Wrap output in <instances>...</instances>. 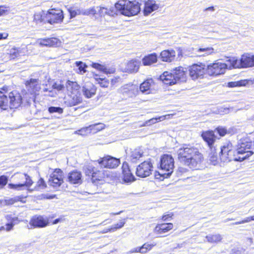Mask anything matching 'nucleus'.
<instances>
[{
  "label": "nucleus",
  "mask_w": 254,
  "mask_h": 254,
  "mask_svg": "<svg viewBox=\"0 0 254 254\" xmlns=\"http://www.w3.org/2000/svg\"><path fill=\"white\" fill-rule=\"evenodd\" d=\"M125 224L124 221H121L119 223L115 224L113 225L110 229L109 230V231H114L118 229L122 228Z\"/></svg>",
  "instance_id": "nucleus-51"
},
{
  "label": "nucleus",
  "mask_w": 254,
  "mask_h": 254,
  "mask_svg": "<svg viewBox=\"0 0 254 254\" xmlns=\"http://www.w3.org/2000/svg\"><path fill=\"white\" fill-rule=\"evenodd\" d=\"M201 136L209 147L212 148V146L214 144L216 138L214 132L209 130L203 131L201 133Z\"/></svg>",
  "instance_id": "nucleus-25"
},
{
  "label": "nucleus",
  "mask_w": 254,
  "mask_h": 254,
  "mask_svg": "<svg viewBox=\"0 0 254 254\" xmlns=\"http://www.w3.org/2000/svg\"><path fill=\"white\" fill-rule=\"evenodd\" d=\"M252 144L248 139L240 140L236 150L233 149L232 144L230 142L224 143L221 148L220 158L224 162L231 161H243L252 155L253 151L249 150Z\"/></svg>",
  "instance_id": "nucleus-1"
},
{
  "label": "nucleus",
  "mask_w": 254,
  "mask_h": 254,
  "mask_svg": "<svg viewBox=\"0 0 254 254\" xmlns=\"http://www.w3.org/2000/svg\"><path fill=\"white\" fill-rule=\"evenodd\" d=\"M49 224V219L41 215H35L30 220L29 229L34 228H44Z\"/></svg>",
  "instance_id": "nucleus-13"
},
{
  "label": "nucleus",
  "mask_w": 254,
  "mask_h": 254,
  "mask_svg": "<svg viewBox=\"0 0 254 254\" xmlns=\"http://www.w3.org/2000/svg\"><path fill=\"white\" fill-rule=\"evenodd\" d=\"M175 57L176 52L173 49L164 50L160 53L161 59L163 62H171L174 60Z\"/></svg>",
  "instance_id": "nucleus-21"
},
{
  "label": "nucleus",
  "mask_w": 254,
  "mask_h": 254,
  "mask_svg": "<svg viewBox=\"0 0 254 254\" xmlns=\"http://www.w3.org/2000/svg\"><path fill=\"white\" fill-rule=\"evenodd\" d=\"M22 197L17 196L13 198H9L0 200V206H3L7 205H11L17 201H22Z\"/></svg>",
  "instance_id": "nucleus-34"
},
{
  "label": "nucleus",
  "mask_w": 254,
  "mask_h": 254,
  "mask_svg": "<svg viewBox=\"0 0 254 254\" xmlns=\"http://www.w3.org/2000/svg\"><path fill=\"white\" fill-rule=\"evenodd\" d=\"M60 43V41L56 38L43 39L40 40L39 44L45 46H57Z\"/></svg>",
  "instance_id": "nucleus-31"
},
{
  "label": "nucleus",
  "mask_w": 254,
  "mask_h": 254,
  "mask_svg": "<svg viewBox=\"0 0 254 254\" xmlns=\"http://www.w3.org/2000/svg\"><path fill=\"white\" fill-rule=\"evenodd\" d=\"M48 111L50 114H53L54 113H58L61 114L63 113V108L60 107H50L48 108Z\"/></svg>",
  "instance_id": "nucleus-50"
},
{
  "label": "nucleus",
  "mask_w": 254,
  "mask_h": 254,
  "mask_svg": "<svg viewBox=\"0 0 254 254\" xmlns=\"http://www.w3.org/2000/svg\"><path fill=\"white\" fill-rule=\"evenodd\" d=\"M213 51L214 49L212 48H199L197 52L199 53L204 52V54L199 55V56H201L211 54L213 53Z\"/></svg>",
  "instance_id": "nucleus-46"
},
{
  "label": "nucleus",
  "mask_w": 254,
  "mask_h": 254,
  "mask_svg": "<svg viewBox=\"0 0 254 254\" xmlns=\"http://www.w3.org/2000/svg\"><path fill=\"white\" fill-rule=\"evenodd\" d=\"M143 155V151L140 149H135L131 152L130 158L131 162L135 163Z\"/></svg>",
  "instance_id": "nucleus-38"
},
{
  "label": "nucleus",
  "mask_w": 254,
  "mask_h": 254,
  "mask_svg": "<svg viewBox=\"0 0 254 254\" xmlns=\"http://www.w3.org/2000/svg\"><path fill=\"white\" fill-rule=\"evenodd\" d=\"M140 62L137 60H131L127 64L126 70L129 73L136 72L139 67Z\"/></svg>",
  "instance_id": "nucleus-27"
},
{
  "label": "nucleus",
  "mask_w": 254,
  "mask_h": 254,
  "mask_svg": "<svg viewBox=\"0 0 254 254\" xmlns=\"http://www.w3.org/2000/svg\"><path fill=\"white\" fill-rule=\"evenodd\" d=\"M82 97L80 92L68 94V98L65 101V104L69 107L74 106L81 103Z\"/></svg>",
  "instance_id": "nucleus-16"
},
{
  "label": "nucleus",
  "mask_w": 254,
  "mask_h": 254,
  "mask_svg": "<svg viewBox=\"0 0 254 254\" xmlns=\"http://www.w3.org/2000/svg\"><path fill=\"white\" fill-rule=\"evenodd\" d=\"M153 171V165L149 161H144L136 168V175L140 178H145L149 176Z\"/></svg>",
  "instance_id": "nucleus-9"
},
{
  "label": "nucleus",
  "mask_w": 254,
  "mask_h": 254,
  "mask_svg": "<svg viewBox=\"0 0 254 254\" xmlns=\"http://www.w3.org/2000/svg\"><path fill=\"white\" fill-rule=\"evenodd\" d=\"M45 13H37L34 15L33 22L35 25H40L42 23H46Z\"/></svg>",
  "instance_id": "nucleus-37"
},
{
  "label": "nucleus",
  "mask_w": 254,
  "mask_h": 254,
  "mask_svg": "<svg viewBox=\"0 0 254 254\" xmlns=\"http://www.w3.org/2000/svg\"><path fill=\"white\" fill-rule=\"evenodd\" d=\"M160 79L162 82L167 85H172L176 84V79H175L173 71H165L160 75Z\"/></svg>",
  "instance_id": "nucleus-20"
},
{
  "label": "nucleus",
  "mask_w": 254,
  "mask_h": 254,
  "mask_svg": "<svg viewBox=\"0 0 254 254\" xmlns=\"http://www.w3.org/2000/svg\"><path fill=\"white\" fill-rule=\"evenodd\" d=\"M30 182L29 181L28 183H27L26 184L25 183H24V184L19 183L17 184H9L8 185V187L10 189L19 190H21L22 188H23V187L29 188Z\"/></svg>",
  "instance_id": "nucleus-41"
},
{
  "label": "nucleus",
  "mask_w": 254,
  "mask_h": 254,
  "mask_svg": "<svg viewBox=\"0 0 254 254\" xmlns=\"http://www.w3.org/2000/svg\"><path fill=\"white\" fill-rule=\"evenodd\" d=\"M45 85L43 82L42 75L38 76L37 74L31 75L29 80L25 81L26 88L28 91L27 94H30L29 99H35L36 95H39V92L41 89V85Z\"/></svg>",
  "instance_id": "nucleus-4"
},
{
  "label": "nucleus",
  "mask_w": 254,
  "mask_h": 254,
  "mask_svg": "<svg viewBox=\"0 0 254 254\" xmlns=\"http://www.w3.org/2000/svg\"><path fill=\"white\" fill-rule=\"evenodd\" d=\"M92 66L100 71H104L106 69V67L104 65L98 63H92Z\"/></svg>",
  "instance_id": "nucleus-54"
},
{
  "label": "nucleus",
  "mask_w": 254,
  "mask_h": 254,
  "mask_svg": "<svg viewBox=\"0 0 254 254\" xmlns=\"http://www.w3.org/2000/svg\"><path fill=\"white\" fill-rule=\"evenodd\" d=\"M95 80L100 85L101 87L106 88L108 87L109 85V81L105 78L100 77L98 75H96Z\"/></svg>",
  "instance_id": "nucleus-40"
},
{
  "label": "nucleus",
  "mask_w": 254,
  "mask_h": 254,
  "mask_svg": "<svg viewBox=\"0 0 254 254\" xmlns=\"http://www.w3.org/2000/svg\"><path fill=\"white\" fill-rule=\"evenodd\" d=\"M123 181L125 183H131L135 181L134 176L131 173L127 163L124 162L122 165Z\"/></svg>",
  "instance_id": "nucleus-18"
},
{
  "label": "nucleus",
  "mask_w": 254,
  "mask_h": 254,
  "mask_svg": "<svg viewBox=\"0 0 254 254\" xmlns=\"http://www.w3.org/2000/svg\"><path fill=\"white\" fill-rule=\"evenodd\" d=\"M8 99L10 109L17 108L22 103V96L16 91H12L8 94Z\"/></svg>",
  "instance_id": "nucleus-15"
},
{
  "label": "nucleus",
  "mask_w": 254,
  "mask_h": 254,
  "mask_svg": "<svg viewBox=\"0 0 254 254\" xmlns=\"http://www.w3.org/2000/svg\"><path fill=\"white\" fill-rule=\"evenodd\" d=\"M241 84L240 82H230L228 83V86L230 87H234L237 86H240Z\"/></svg>",
  "instance_id": "nucleus-60"
},
{
  "label": "nucleus",
  "mask_w": 254,
  "mask_h": 254,
  "mask_svg": "<svg viewBox=\"0 0 254 254\" xmlns=\"http://www.w3.org/2000/svg\"><path fill=\"white\" fill-rule=\"evenodd\" d=\"M14 225V224H13L12 222L7 223L5 225V227H4V229L3 230H5L6 231H10L13 229Z\"/></svg>",
  "instance_id": "nucleus-58"
},
{
  "label": "nucleus",
  "mask_w": 254,
  "mask_h": 254,
  "mask_svg": "<svg viewBox=\"0 0 254 254\" xmlns=\"http://www.w3.org/2000/svg\"><path fill=\"white\" fill-rule=\"evenodd\" d=\"M172 215L170 214L164 215L162 217V220H163L164 221H169L170 220L169 218H170L172 217Z\"/></svg>",
  "instance_id": "nucleus-63"
},
{
  "label": "nucleus",
  "mask_w": 254,
  "mask_h": 254,
  "mask_svg": "<svg viewBox=\"0 0 254 254\" xmlns=\"http://www.w3.org/2000/svg\"><path fill=\"white\" fill-rule=\"evenodd\" d=\"M205 65L203 64H194L189 68L190 76L193 80L201 78L205 73Z\"/></svg>",
  "instance_id": "nucleus-12"
},
{
  "label": "nucleus",
  "mask_w": 254,
  "mask_h": 254,
  "mask_svg": "<svg viewBox=\"0 0 254 254\" xmlns=\"http://www.w3.org/2000/svg\"><path fill=\"white\" fill-rule=\"evenodd\" d=\"M69 182L72 184H80L82 182L81 174L78 171L70 173L68 176Z\"/></svg>",
  "instance_id": "nucleus-28"
},
{
  "label": "nucleus",
  "mask_w": 254,
  "mask_h": 254,
  "mask_svg": "<svg viewBox=\"0 0 254 254\" xmlns=\"http://www.w3.org/2000/svg\"><path fill=\"white\" fill-rule=\"evenodd\" d=\"M65 86L68 94L80 92V86L76 82L68 80L66 82Z\"/></svg>",
  "instance_id": "nucleus-30"
},
{
  "label": "nucleus",
  "mask_w": 254,
  "mask_h": 254,
  "mask_svg": "<svg viewBox=\"0 0 254 254\" xmlns=\"http://www.w3.org/2000/svg\"><path fill=\"white\" fill-rule=\"evenodd\" d=\"M85 173L87 176H91L92 179H95V180H100L98 176V174L100 173L99 171L95 169L94 167L91 165H88L85 169Z\"/></svg>",
  "instance_id": "nucleus-33"
},
{
  "label": "nucleus",
  "mask_w": 254,
  "mask_h": 254,
  "mask_svg": "<svg viewBox=\"0 0 254 254\" xmlns=\"http://www.w3.org/2000/svg\"><path fill=\"white\" fill-rule=\"evenodd\" d=\"M166 116H163L159 117L158 118H154L151 119L146 121L145 124L146 125H150L152 124H154L156 123V122L164 120L166 119Z\"/></svg>",
  "instance_id": "nucleus-45"
},
{
  "label": "nucleus",
  "mask_w": 254,
  "mask_h": 254,
  "mask_svg": "<svg viewBox=\"0 0 254 254\" xmlns=\"http://www.w3.org/2000/svg\"><path fill=\"white\" fill-rule=\"evenodd\" d=\"M9 9L6 7L1 6H0V16L5 15L8 13Z\"/></svg>",
  "instance_id": "nucleus-59"
},
{
  "label": "nucleus",
  "mask_w": 254,
  "mask_h": 254,
  "mask_svg": "<svg viewBox=\"0 0 254 254\" xmlns=\"http://www.w3.org/2000/svg\"><path fill=\"white\" fill-rule=\"evenodd\" d=\"M230 66L234 68H246L254 66V55L245 54L241 56L240 60L235 57L229 59Z\"/></svg>",
  "instance_id": "nucleus-5"
},
{
  "label": "nucleus",
  "mask_w": 254,
  "mask_h": 254,
  "mask_svg": "<svg viewBox=\"0 0 254 254\" xmlns=\"http://www.w3.org/2000/svg\"><path fill=\"white\" fill-rule=\"evenodd\" d=\"M75 64L76 66L78 67L79 70L78 72L79 73L82 74L86 71V68L87 67V66L85 64L82 62L78 61L75 62Z\"/></svg>",
  "instance_id": "nucleus-44"
},
{
  "label": "nucleus",
  "mask_w": 254,
  "mask_h": 254,
  "mask_svg": "<svg viewBox=\"0 0 254 254\" xmlns=\"http://www.w3.org/2000/svg\"><path fill=\"white\" fill-rule=\"evenodd\" d=\"M160 168L162 171L165 172L161 175L168 177L171 175L174 168V160L171 155L164 154L161 157Z\"/></svg>",
  "instance_id": "nucleus-6"
},
{
  "label": "nucleus",
  "mask_w": 254,
  "mask_h": 254,
  "mask_svg": "<svg viewBox=\"0 0 254 254\" xmlns=\"http://www.w3.org/2000/svg\"><path fill=\"white\" fill-rule=\"evenodd\" d=\"M15 178L19 180L20 183H28L29 181L30 182L29 187H30L33 183V182L31 179L30 177L26 174L18 173L15 174Z\"/></svg>",
  "instance_id": "nucleus-36"
},
{
  "label": "nucleus",
  "mask_w": 254,
  "mask_h": 254,
  "mask_svg": "<svg viewBox=\"0 0 254 254\" xmlns=\"http://www.w3.org/2000/svg\"><path fill=\"white\" fill-rule=\"evenodd\" d=\"M98 162L102 167L110 169L116 168L120 164L119 159L110 156L101 158Z\"/></svg>",
  "instance_id": "nucleus-14"
},
{
  "label": "nucleus",
  "mask_w": 254,
  "mask_h": 254,
  "mask_svg": "<svg viewBox=\"0 0 254 254\" xmlns=\"http://www.w3.org/2000/svg\"><path fill=\"white\" fill-rule=\"evenodd\" d=\"M68 11L71 18H73L77 15H94L96 13V10L94 8H90L86 9L70 8L69 9Z\"/></svg>",
  "instance_id": "nucleus-17"
},
{
  "label": "nucleus",
  "mask_w": 254,
  "mask_h": 254,
  "mask_svg": "<svg viewBox=\"0 0 254 254\" xmlns=\"http://www.w3.org/2000/svg\"><path fill=\"white\" fill-rule=\"evenodd\" d=\"M173 228V224L171 223L157 224L154 229V232L157 234L165 233Z\"/></svg>",
  "instance_id": "nucleus-22"
},
{
  "label": "nucleus",
  "mask_w": 254,
  "mask_h": 254,
  "mask_svg": "<svg viewBox=\"0 0 254 254\" xmlns=\"http://www.w3.org/2000/svg\"><path fill=\"white\" fill-rule=\"evenodd\" d=\"M8 37V34L6 33H0V40L5 39Z\"/></svg>",
  "instance_id": "nucleus-64"
},
{
  "label": "nucleus",
  "mask_w": 254,
  "mask_h": 254,
  "mask_svg": "<svg viewBox=\"0 0 254 254\" xmlns=\"http://www.w3.org/2000/svg\"><path fill=\"white\" fill-rule=\"evenodd\" d=\"M157 62V55L156 53L149 54L142 59V64L144 65H150Z\"/></svg>",
  "instance_id": "nucleus-32"
},
{
  "label": "nucleus",
  "mask_w": 254,
  "mask_h": 254,
  "mask_svg": "<svg viewBox=\"0 0 254 254\" xmlns=\"http://www.w3.org/2000/svg\"><path fill=\"white\" fill-rule=\"evenodd\" d=\"M118 92L125 98H131L136 96L138 92V86L136 84L128 83L121 87Z\"/></svg>",
  "instance_id": "nucleus-10"
},
{
  "label": "nucleus",
  "mask_w": 254,
  "mask_h": 254,
  "mask_svg": "<svg viewBox=\"0 0 254 254\" xmlns=\"http://www.w3.org/2000/svg\"><path fill=\"white\" fill-rule=\"evenodd\" d=\"M63 172L60 169H56L51 174L49 184L54 188H57L63 183Z\"/></svg>",
  "instance_id": "nucleus-11"
},
{
  "label": "nucleus",
  "mask_w": 254,
  "mask_h": 254,
  "mask_svg": "<svg viewBox=\"0 0 254 254\" xmlns=\"http://www.w3.org/2000/svg\"><path fill=\"white\" fill-rule=\"evenodd\" d=\"M96 88L91 83H86L82 87V92L85 97L91 98L96 93Z\"/></svg>",
  "instance_id": "nucleus-26"
},
{
  "label": "nucleus",
  "mask_w": 254,
  "mask_h": 254,
  "mask_svg": "<svg viewBox=\"0 0 254 254\" xmlns=\"http://www.w3.org/2000/svg\"><path fill=\"white\" fill-rule=\"evenodd\" d=\"M216 130L217 132L221 136H224L227 132V130L226 128L223 127H218Z\"/></svg>",
  "instance_id": "nucleus-53"
},
{
  "label": "nucleus",
  "mask_w": 254,
  "mask_h": 254,
  "mask_svg": "<svg viewBox=\"0 0 254 254\" xmlns=\"http://www.w3.org/2000/svg\"><path fill=\"white\" fill-rule=\"evenodd\" d=\"M22 49L20 48H12L9 50L8 54L11 59H14L24 55V52H22Z\"/></svg>",
  "instance_id": "nucleus-35"
},
{
  "label": "nucleus",
  "mask_w": 254,
  "mask_h": 254,
  "mask_svg": "<svg viewBox=\"0 0 254 254\" xmlns=\"http://www.w3.org/2000/svg\"><path fill=\"white\" fill-rule=\"evenodd\" d=\"M227 60V63L217 62L210 64L207 66V72L210 75H218L224 74L226 69H232L234 68L230 66V63Z\"/></svg>",
  "instance_id": "nucleus-7"
},
{
  "label": "nucleus",
  "mask_w": 254,
  "mask_h": 254,
  "mask_svg": "<svg viewBox=\"0 0 254 254\" xmlns=\"http://www.w3.org/2000/svg\"><path fill=\"white\" fill-rule=\"evenodd\" d=\"M154 84V81L152 79H147L142 83L140 85V90L142 93L149 94L150 92V89Z\"/></svg>",
  "instance_id": "nucleus-29"
},
{
  "label": "nucleus",
  "mask_w": 254,
  "mask_h": 254,
  "mask_svg": "<svg viewBox=\"0 0 254 254\" xmlns=\"http://www.w3.org/2000/svg\"><path fill=\"white\" fill-rule=\"evenodd\" d=\"M7 89V87H3L1 88L3 91H0V107L3 110H6L9 107L8 96L5 94Z\"/></svg>",
  "instance_id": "nucleus-23"
},
{
  "label": "nucleus",
  "mask_w": 254,
  "mask_h": 254,
  "mask_svg": "<svg viewBox=\"0 0 254 254\" xmlns=\"http://www.w3.org/2000/svg\"><path fill=\"white\" fill-rule=\"evenodd\" d=\"M89 127L91 132L96 133L97 131H100L104 129L105 127V125L102 123H98L90 125Z\"/></svg>",
  "instance_id": "nucleus-42"
},
{
  "label": "nucleus",
  "mask_w": 254,
  "mask_h": 254,
  "mask_svg": "<svg viewBox=\"0 0 254 254\" xmlns=\"http://www.w3.org/2000/svg\"><path fill=\"white\" fill-rule=\"evenodd\" d=\"M47 187L46 184L42 178H40L37 183L36 186L35 187V190L44 189Z\"/></svg>",
  "instance_id": "nucleus-48"
},
{
  "label": "nucleus",
  "mask_w": 254,
  "mask_h": 254,
  "mask_svg": "<svg viewBox=\"0 0 254 254\" xmlns=\"http://www.w3.org/2000/svg\"><path fill=\"white\" fill-rule=\"evenodd\" d=\"M207 241L211 243H218L220 242L222 239L221 235L219 234L209 235L206 237Z\"/></svg>",
  "instance_id": "nucleus-39"
},
{
  "label": "nucleus",
  "mask_w": 254,
  "mask_h": 254,
  "mask_svg": "<svg viewBox=\"0 0 254 254\" xmlns=\"http://www.w3.org/2000/svg\"><path fill=\"white\" fill-rule=\"evenodd\" d=\"M177 154L180 162L193 169H198L203 160V155L198 149L190 145L180 148Z\"/></svg>",
  "instance_id": "nucleus-2"
},
{
  "label": "nucleus",
  "mask_w": 254,
  "mask_h": 254,
  "mask_svg": "<svg viewBox=\"0 0 254 254\" xmlns=\"http://www.w3.org/2000/svg\"><path fill=\"white\" fill-rule=\"evenodd\" d=\"M251 221H254V215L247 217L243 220V224L245 223H249Z\"/></svg>",
  "instance_id": "nucleus-62"
},
{
  "label": "nucleus",
  "mask_w": 254,
  "mask_h": 254,
  "mask_svg": "<svg viewBox=\"0 0 254 254\" xmlns=\"http://www.w3.org/2000/svg\"><path fill=\"white\" fill-rule=\"evenodd\" d=\"M148 251L150 250L154 246L156 245V244H150L149 243H145L143 245Z\"/></svg>",
  "instance_id": "nucleus-61"
},
{
  "label": "nucleus",
  "mask_w": 254,
  "mask_h": 254,
  "mask_svg": "<svg viewBox=\"0 0 254 254\" xmlns=\"http://www.w3.org/2000/svg\"><path fill=\"white\" fill-rule=\"evenodd\" d=\"M159 7V4L156 3L154 0H147L144 3L143 13L145 16L148 15L153 11L157 10Z\"/></svg>",
  "instance_id": "nucleus-19"
},
{
  "label": "nucleus",
  "mask_w": 254,
  "mask_h": 254,
  "mask_svg": "<svg viewBox=\"0 0 254 254\" xmlns=\"http://www.w3.org/2000/svg\"><path fill=\"white\" fill-rule=\"evenodd\" d=\"M94 9L96 10V13H98L101 15H104L107 14H112V12H110V11L108 10V8L102 6H97L96 8L93 7Z\"/></svg>",
  "instance_id": "nucleus-43"
},
{
  "label": "nucleus",
  "mask_w": 254,
  "mask_h": 254,
  "mask_svg": "<svg viewBox=\"0 0 254 254\" xmlns=\"http://www.w3.org/2000/svg\"><path fill=\"white\" fill-rule=\"evenodd\" d=\"M52 89H56L58 91H62L64 88V85L57 82L54 83L52 85Z\"/></svg>",
  "instance_id": "nucleus-52"
},
{
  "label": "nucleus",
  "mask_w": 254,
  "mask_h": 254,
  "mask_svg": "<svg viewBox=\"0 0 254 254\" xmlns=\"http://www.w3.org/2000/svg\"><path fill=\"white\" fill-rule=\"evenodd\" d=\"M63 18V11L61 9H52L45 13L46 22L51 24L60 23Z\"/></svg>",
  "instance_id": "nucleus-8"
},
{
  "label": "nucleus",
  "mask_w": 254,
  "mask_h": 254,
  "mask_svg": "<svg viewBox=\"0 0 254 254\" xmlns=\"http://www.w3.org/2000/svg\"><path fill=\"white\" fill-rule=\"evenodd\" d=\"M209 160L211 162H212L214 164H215V162L217 160V154L215 153H211L209 154Z\"/></svg>",
  "instance_id": "nucleus-56"
},
{
  "label": "nucleus",
  "mask_w": 254,
  "mask_h": 254,
  "mask_svg": "<svg viewBox=\"0 0 254 254\" xmlns=\"http://www.w3.org/2000/svg\"><path fill=\"white\" fill-rule=\"evenodd\" d=\"M8 181V178L5 176H1L0 177V186L3 187L7 184Z\"/></svg>",
  "instance_id": "nucleus-55"
},
{
  "label": "nucleus",
  "mask_w": 254,
  "mask_h": 254,
  "mask_svg": "<svg viewBox=\"0 0 254 254\" xmlns=\"http://www.w3.org/2000/svg\"><path fill=\"white\" fill-rule=\"evenodd\" d=\"M43 92L45 93V96L50 97H55L57 95L56 92L54 91L51 88H44L43 89Z\"/></svg>",
  "instance_id": "nucleus-47"
},
{
  "label": "nucleus",
  "mask_w": 254,
  "mask_h": 254,
  "mask_svg": "<svg viewBox=\"0 0 254 254\" xmlns=\"http://www.w3.org/2000/svg\"><path fill=\"white\" fill-rule=\"evenodd\" d=\"M172 71L175 79H176V84L179 81L183 82L186 81V74L184 67L179 66Z\"/></svg>",
  "instance_id": "nucleus-24"
},
{
  "label": "nucleus",
  "mask_w": 254,
  "mask_h": 254,
  "mask_svg": "<svg viewBox=\"0 0 254 254\" xmlns=\"http://www.w3.org/2000/svg\"><path fill=\"white\" fill-rule=\"evenodd\" d=\"M115 8L127 16L137 15L140 11V4L136 1L120 0L115 5Z\"/></svg>",
  "instance_id": "nucleus-3"
},
{
  "label": "nucleus",
  "mask_w": 254,
  "mask_h": 254,
  "mask_svg": "<svg viewBox=\"0 0 254 254\" xmlns=\"http://www.w3.org/2000/svg\"><path fill=\"white\" fill-rule=\"evenodd\" d=\"M90 132H91V131L90 130L89 127H88L82 128L80 129L76 130L75 131L74 133L81 135H85Z\"/></svg>",
  "instance_id": "nucleus-49"
},
{
  "label": "nucleus",
  "mask_w": 254,
  "mask_h": 254,
  "mask_svg": "<svg viewBox=\"0 0 254 254\" xmlns=\"http://www.w3.org/2000/svg\"><path fill=\"white\" fill-rule=\"evenodd\" d=\"M120 81V78L119 77H116L113 78L111 81V84L112 87H115L116 84Z\"/></svg>",
  "instance_id": "nucleus-57"
}]
</instances>
